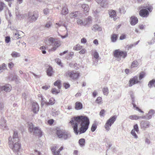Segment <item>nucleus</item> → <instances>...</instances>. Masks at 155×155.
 <instances>
[{
    "instance_id": "1",
    "label": "nucleus",
    "mask_w": 155,
    "mask_h": 155,
    "mask_svg": "<svg viewBox=\"0 0 155 155\" xmlns=\"http://www.w3.org/2000/svg\"><path fill=\"white\" fill-rule=\"evenodd\" d=\"M74 133L77 135L85 132L88 128L90 122L86 116H80L71 118L70 122Z\"/></svg>"
},
{
    "instance_id": "2",
    "label": "nucleus",
    "mask_w": 155,
    "mask_h": 155,
    "mask_svg": "<svg viewBox=\"0 0 155 155\" xmlns=\"http://www.w3.org/2000/svg\"><path fill=\"white\" fill-rule=\"evenodd\" d=\"M48 42L50 45L53 46L51 48V50L53 51H55L57 48L60 46L61 44V41H60L52 37H50L48 39Z\"/></svg>"
},
{
    "instance_id": "3",
    "label": "nucleus",
    "mask_w": 155,
    "mask_h": 155,
    "mask_svg": "<svg viewBox=\"0 0 155 155\" xmlns=\"http://www.w3.org/2000/svg\"><path fill=\"white\" fill-rule=\"evenodd\" d=\"M114 54L117 60L118 61L121 60V58H124L127 55L126 51H123L119 49L115 50L114 52Z\"/></svg>"
},
{
    "instance_id": "4",
    "label": "nucleus",
    "mask_w": 155,
    "mask_h": 155,
    "mask_svg": "<svg viewBox=\"0 0 155 155\" xmlns=\"http://www.w3.org/2000/svg\"><path fill=\"white\" fill-rule=\"evenodd\" d=\"M56 134L59 138H61L64 140H66L71 137L69 133L61 130H57Z\"/></svg>"
},
{
    "instance_id": "5",
    "label": "nucleus",
    "mask_w": 155,
    "mask_h": 155,
    "mask_svg": "<svg viewBox=\"0 0 155 155\" xmlns=\"http://www.w3.org/2000/svg\"><path fill=\"white\" fill-rule=\"evenodd\" d=\"M117 117V116H114L110 118L107 120L105 125V128L106 130L109 131L110 130V127L116 120Z\"/></svg>"
},
{
    "instance_id": "6",
    "label": "nucleus",
    "mask_w": 155,
    "mask_h": 155,
    "mask_svg": "<svg viewBox=\"0 0 155 155\" xmlns=\"http://www.w3.org/2000/svg\"><path fill=\"white\" fill-rule=\"evenodd\" d=\"M28 15V20L30 22L36 20L38 17L37 11H34L33 12H29Z\"/></svg>"
},
{
    "instance_id": "7",
    "label": "nucleus",
    "mask_w": 155,
    "mask_h": 155,
    "mask_svg": "<svg viewBox=\"0 0 155 155\" xmlns=\"http://www.w3.org/2000/svg\"><path fill=\"white\" fill-rule=\"evenodd\" d=\"M67 76L73 80H76L78 78L79 73L75 71H69L67 73Z\"/></svg>"
},
{
    "instance_id": "8",
    "label": "nucleus",
    "mask_w": 155,
    "mask_h": 155,
    "mask_svg": "<svg viewBox=\"0 0 155 155\" xmlns=\"http://www.w3.org/2000/svg\"><path fill=\"white\" fill-rule=\"evenodd\" d=\"M108 14L109 17L111 18H113V20L115 21L118 18L117 16L115 11L113 10H111L108 11Z\"/></svg>"
},
{
    "instance_id": "9",
    "label": "nucleus",
    "mask_w": 155,
    "mask_h": 155,
    "mask_svg": "<svg viewBox=\"0 0 155 155\" xmlns=\"http://www.w3.org/2000/svg\"><path fill=\"white\" fill-rule=\"evenodd\" d=\"M140 81H138V76H135L130 80L129 81V86L131 87L134 84L138 83Z\"/></svg>"
},
{
    "instance_id": "10",
    "label": "nucleus",
    "mask_w": 155,
    "mask_h": 155,
    "mask_svg": "<svg viewBox=\"0 0 155 155\" xmlns=\"http://www.w3.org/2000/svg\"><path fill=\"white\" fill-rule=\"evenodd\" d=\"M12 89V87L9 84H6L4 86H0V92L1 91L4 90L6 92L10 91Z\"/></svg>"
},
{
    "instance_id": "11",
    "label": "nucleus",
    "mask_w": 155,
    "mask_h": 155,
    "mask_svg": "<svg viewBox=\"0 0 155 155\" xmlns=\"http://www.w3.org/2000/svg\"><path fill=\"white\" fill-rule=\"evenodd\" d=\"M33 133L34 134L40 137L42 135V132L41 129L38 127H35Z\"/></svg>"
},
{
    "instance_id": "12",
    "label": "nucleus",
    "mask_w": 155,
    "mask_h": 155,
    "mask_svg": "<svg viewBox=\"0 0 155 155\" xmlns=\"http://www.w3.org/2000/svg\"><path fill=\"white\" fill-rule=\"evenodd\" d=\"M140 127L142 128H146L149 127L150 123L147 121L142 120L140 123Z\"/></svg>"
},
{
    "instance_id": "13",
    "label": "nucleus",
    "mask_w": 155,
    "mask_h": 155,
    "mask_svg": "<svg viewBox=\"0 0 155 155\" xmlns=\"http://www.w3.org/2000/svg\"><path fill=\"white\" fill-rule=\"evenodd\" d=\"M140 15L143 17H146L149 15L148 11L145 9L141 10L139 12Z\"/></svg>"
},
{
    "instance_id": "14",
    "label": "nucleus",
    "mask_w": 155,
    "mask_h": 155,
    "mask_svg": "<svg viewBox=\"0 0 155 155\" xmlns=\"http://www.w3.org/2000/svg\"><path fill=\"white\" fill-rule=\"evenodd\" d=\"M23 33L21 31H17L15 33L14 32L13 36V39H16L20 38L21 37H19V36H20Z\"/></svg>"
},
{
    "instance_id": "15",
    "label": "nucleus",
    "mask_w": 155,
    "mask_h": 155,
    "mask_svg": "<svg viewBox=\"0 0 155 155\" xmlns=\"http://www.w3.org/2000/svg\"><path fill=\"white\" fill-rule=\"evenodd\" d=\"M39 110V107L38 104L36 103H34L32 104V110L33 112L35 113H37Z\"/></svg>"
},
{
    "instance_id": "16",
    "label": "nucleus",
    "mask_w": 155,
    "mask_h": 155,
    "mask_svg": "<svg viewBox=\"0 0 155 155\" xmlns=\"http://www.w3.org/2000/svg\"><path fill=\"white\" fill-rule=\"evenodd\" d=\"M155 113V110L153 109L150 110L148 112V113L146 115V116H147V119L149 120L151 119Z\"/></svg>"
},
{
    "instance_id": "17",
    "label": "nucleus",
    "mask_w": 155,
    "mask_h": 155,
    "mask_svg": "<svg viewBox=\"0 0 155 155\" xmlns=\"http://www.w3.org/2000/svg\"><path fill=\"white\" fill-rule=\"evenodd\" d=\"M58 147L56 145H54L51 147V150L52 153L53 155H58V152L56 150L58 149Z\"/></svg>"
},
{
    "instance_id": "18",
    "label": "nucleus",
    "mask_w": 155,
    "mask_h": 155,
    "mask_svg": "<svg viewBox=\"0 0 155 155\" xmlns=\"http://www.w3.org/2000/svg\"><path fill=\"white\" fill-rule=\"evenodd\" d=\"M80 14V13L79 11H76L70 13L69 16L71 18H75L79 16Z\"/></svg>"
},
{
    "instance_id": "19",
    "label": "nucleus",
    "mask_w": 155,
    "mask_h": 155,
    "mask_svg": "<svg viewBox=\"0 0 155 155\" xmlns=\"http://www.w3.org/2000/svg\"><path fill=\"white\" fill-rule=\"evenodd\" d=\"M0 125L2 126V128L3 129L6 128V120L3 118H1L0 121Z\"/></svg>"
},
{
    "instance_id": "20",
    "label": "nucleus",
    "mask_w": 155,
    "mask_h": 155,
    "mask_svg": "<svg viewBox=\"0 0 155 155\" xmlns=\"http://www.w3.org/2000/svg\"><path fill=\"white\" fill-rule=\"evenodd\" d=\"M130 24L132 25H134L137 24L138 22V20L137 17L132 16L130 18Z\"/></svg>"
},
{
    "instance_id": "21",
    "label": "nucleus",
    "mask_w": 155,
    "mask_h": 155,
    "mask_svg": "<svg viewBox=\"0 0 155 155\" xmlns=\"http://www.w3.org/2000/svg\"><path fill=\"white\" fill-rule=\"evenodd\" d=\"M108 5V1L107 0H102L100 2L101 6L104 8L107 7Z\"/></svg>"
},
{
    "instance_id": "22",
    "label": "nucleus",
    "mask_w": 155,
    "mask_h": 155,
    "mask_svg": "<svg viewBox=\"0 0 155 155\" xmlns=\"http://www.w3.org/2000/svg\"><path fill=\"white\" fill-rule=\"evenodd\" d=\"M82 104L81 103L77 102L75 103V108L76 110H81L82 108Z\"/></svg>"
},
{
    "instance_id": "23",
    "label": "nucleus",
    "mask_w": 155,
    "mask_h": 155,
    "mask_svg": "<svg viewBox=\"0 0 155 155\" xmlns=\"http://www.w3.org/2000/svg\"><path fill=\"white\" fill-rule=\"evenodd\" d=\"M92 30L94 31H101L102 28L97 25H95L92 27Z\"/></svg>"
},
{
    "instance_id": "24",
    "label": "nucleus",
    "mask_w": 155,
    "mask_h": 155,
    "mask_svg": "<svg viewBox=\"0 0 155 155\" xmlns=\"http://www.w3.org/2000/svg\"><path fill=\"white\" fill-rule=\"evenodd\" d=\"M52 68L50 66H49L47 69V75L49 76H51L53 73Z\"/></svg>"
},
{
    "instance_id": "25",
    "label": "nucleus",
    "mask_w": 155,
    "mask_h": 155,
    "mask_svg": "<svg viewBox=\"0 0 155 155\" xmlns=\"http://www.w3.org/2000/svg\"><path fill=\"white\" fill-rule=\"evenodd\" d=\"M118 38V35L115 34H112L110 36V39L111 41L115 42L117 41Z\"/></svg>"
},
{
    "instance_id": "26",
    "label": "nucleus",
    "mask_w": 155,
    "mask_h": 155,
    "mask_svg": "<svg viewBox=\"0 0 155 155\" xmlns=\"http://www.w3.org/2000/svg\"><path fill=\"white\" fill-rule=\"evenodd\" d=\"M82 8L84 9V13H86L88 12L90 8L88 5L86 4H83L81 6Z\"/></svg>"
},
{
    "instance_id": "27",
    "label": "nucleus",
    "mask_w": 155,
    "mask_h": 155,
    "mask_svg": "<svg viewBox=\"0 0 155 155\" xmlns=\"http://www.w3.org/2000/svg\"><path fill=\"white\" fill-rule=\"evenodd\" d=\"M68 10L66 5H65L62 8L61 14L63 15H66L68 13Z\"/></svg>"
},
{
    "instance_id": "28",
    "label": "nucleus",
    "mask_w": 155,
    "mask_h": 155,
    "mask_svg": "<svg viewBox=\"0 0 155 155\" xmlns=\"http://www.w3.org/2000/svg\"><path fill=\"white\" fill-rule=\"evenodd\" d=\"M77 23L81 26H85L87 25V23L85 22V21H84L80 19H78L77 21Z\"/></svg>"
},
{
    "instance_id": "29",
    "label": "nucleus",
    "mask_w": 155,
    "mask_h": 155,
    "mask_svg": "<svg viewBox=\"0 0 155 155\" xmlns=\"http://www.w3.org/2000/svg\"><path fill=\"white\" fill-rule=\"evenodd\" d=\"M28 125L29 131L31 132H33L35 127L33 124L31 123L28 122Z\"/></svg>"
},
{
    "instance_id": "30",
    "label": "nucleus",
    "mask_w": 155,
    "mask_h": 155,
    "mask_svg": "<svg viewBox=\"0 0 155 155\" xmlns=\"http://www.w3.org/2000/svg\"><path fill=\"white\" fill-rule=\"evenodd\" d=\"M81 147H83L85 146V140L84 138H81L79 139L78 141Z\"/></svg>"
},
{
    "instance_id": "31",
    "label": "nucleus",
    "mask_w": 155,
    "mask_h": 155,
    "mask_svg": "<svg viewBox=\"0 0 155 155\" xmlns=\"http://www.w3.org/2000/svg\"><path fill=\"white\" fill-rule=\"evenodd\" d=\"M128 118L131 120H137L139 119V116L136 114L131 115L129 116Z\"/></svg>"
},
{
    "instance_id": "32",
    "label": "nucleus",
    "mask_w": 155,
    "mask_h": 155,
    "mask_svg": "<svg viewBox=\"0 0 155 155\" xmlns=\"http://www.w3.org/2000/svg\"><path fill=\"white\" fill-rule=\"evenodd\" d=\"M11 55L12 57L17 58L20 56V53L17 52L16 51H13L11 54Z\"/></svg>"
},
{
    "instance_id": "33",
    "label": "nucleus",
    "mask_w": 155,
    "mask_h": 155,
    "mask_svg": "<svg viewBox=\"0 0 155 155\" xmlns=\"http://www.w3.org/2000/svg\"><path fill=\"white\" fill-rule=\"evenodd\" d=\"M54 85L57 86L58 88L59 89H60L61 87V81L60 80H58L56 81L54 83Z\"/></svg>"
},
{
    "instance_id": "34",
    "label": "nucleus",
    "mask_w": 155,
    "mask_h": 155,
    "mask_svg": "<svg viewBox=\"0 0 155 155\" xmlns=\"http://www.w3.org/2000/svg\"><path fill=\"white\" fill-rule=\"evenodd\" d=\"M103 92L104 95H107L109 93L108 89L107 87H104L103 89Z\"/></svg>"
},
{
    "instance_id": "35",
    "label": "nucleus",
    "mask_w": 155,
    "mask_h": 155,
    "mask_svg": "<svg viewBox=\"0 0 155 155\" xmlns=\"http://www.w3.org/2000/svg\"><path fill=\"white\" fill-rule=\"evenodd\" d=\"M82 48V46H81L79 44H77L74 46L73 48V49L75 50H79Z\"/></svg>"
},
{
    "instance_id": "36",
    "label": "nucleus",
    "mask_w": 155,
    "mask_h": 155,
    "mask_svg": "<svg viewBox=\"0 0 155 155\" xmlns=\"http://www.w3.org/2000/svg\"><path fill=\"white\" fill-rule=\"evenodd\" d=\"M139 65V63L137 61H134L132 64L131 67L134 68L137 67Z\"/></svg>"
},
{
    "instance_id": "37",
    "label": "nucleus",
    "mask_w": 155,
    "mask_h": 155,
    "mask_svg": "<svg viewBox=\"0 0 155 155\" xmlns=\"http://www.w3.org/2000/svg\"><path fill=\"white\" fill-rule=\"evenodd\" d=\"M6 69V67L5 64H2V66H0V73L3 72V71Z\"/></svg>"
},
{
    "instance_id": "38",
    "label": "nucleus",
    "mask_w": 155,
    "mask_h": 155,
    "mask_svg": "<svg viewBox=\"0 0 155 155\" xmlns=\"http://www.w3.org/2000/svg\"><path fill=\"white\" fill-rule=\"evenodd\" d=\"M54 99L53 98L50 99L49 102L47 103V105L53 104L54 103Z\"/></svg>"
},
{
    "instance_id": "39",
    "label": "nucleus",
    "mask_w": 155,
    "mask_h": 155,
    "mask_svg": "<svg viewBox=\"0 0 155 155\" xmlns=\"http://www.w3.org/2000/svg\"><path fill=\"white\" fill-rule=\"evenodd\" d=\"M41 105L43 106L45 104L47 105V103L48 102L46 101V99L43 97H41Z\"/></svg>"
},
{
    "instance_id": "40",
    "label": "nucleus",
    "mask_w": 155,
    "mask_h": 155,
    "mask_svg": "<svg viewBox=\"0 0 155 155\" xmlns=\"http://www.w3.org/2000/svg\"><path fill=\"white\" fill-rule=\"evenodd\" d=\"M154 79H153L150 81L148 83V86L150 88H151L153 87V85H154Z\"/></svg>"
},
{
    "instance_id": "41",
    "label": "nucleus",
    "mask_w": 155,
    "mask_h": 155,
    "mask_svg": "<svg viewBox=\"0 0 155 155\" xmlns=\"http://www.w3.org/2000/svg\"><path fill=\"white\" fill-rule=\"evenodd\" d=\"M135 131L134 129H132L131 132V134L133 136H134V138L137 139L138 138V136L136 134Z\"/></svg>"
},
{
    "instance_id": "42",
    "label": "nucleus",
    "mask_w": 155,
    "mask_h": 155,
    "mask_svg": "<svg viewBox=\"0 0 155 155\" xmlns=\"http://www.w3.org/2000/svg\"><path fill=\"white\" fill-rule=\"evenodd\" d=\"M5 7L6 5L4 3L1 2L0 3V11H2Z\"/></svg>"
},
{
    "instance_id": "43",
    "label": "nucleus",
    "mask_w": 155,
    "mask_h": 155,
    "mask_svg": "<svg viewBox=\"0 0 155 155\" xmlns=\"http://www.w3.org/2000/svg\"><path fill=\"white\" fill-rule=\"evenodd\" d=\"M52 25V23L51 22L49 21L47 22L45 25V27L46 28H49Z\"/></svg>"
},
{
    "instance_id": "44",
    "label": "nucleus",
    "mask_w": 155,
    "mask_h": 155,
    "mask_svg": "<svg viewBox=\"0 0 155 155\" xmlns=\"http://www.w3.org/2000/svg\"><path fill=\"white\" fill-rule=\"evenodd\" d=\"M102 99L101 97H97L95 101V102L97 104H100L102 102Z\"/></svg>"
},
{
    "instance_id": "45",
    "label": "nucleus",
    "mask_w": 155,
    "mask_h": 155,
    "mask_svg": "<svg viewBox=\"0 0 155 155\" xmlns=\"http://www.w3.org/2000/svg\"><path fill=\"white\" fill-rule=\"evenodd\" d=\"M145 76V73L143 72H141L140 73L139 77V79L140 80H141L142 79V78L144 77Z\"/></svg>"
},
{
    "instance_id": "46",
    "label": "nucleus",
    "mask_w": 155,
    "mask_h": 155,
    "mask_svg": "<svg viewBox=\"0 0 155 155\" xmlns=\"http://www.w3.org/2000/svg\"><path fill=\"white\" fill-rule=\"evenodd\" d=\"M59 90H57L56 88H53L52 90V92L53 94H56L59 93Z\"/></svg>"
},
{
    "instance_id": "47",
    "label": "nucleus",
    "mask_w": 155,
    "mask_h": 155,
    "mask_svg": "<svg viewBox=\"0 0 155 155\" xmlns=\"http://www.w3.org/2000/svg\"><path fill=\"white\" fill-rule=\"evenodd\" d=\"M97 128V126L95 124H93L91 127V130L93 132Z\"/></svg>"
},
{
    "instance_id": "48",
    "label": "nucleus",
    "mask_w": 155,
    "mask_h": 155,
    "mask_svg": "<svg viewBox=\"0 0 155 155\" xmlns=\"http://www.w3.org/2000/svg\"><path fill=\"white\" fill-rule=\"evenodd\" d=\"M134 129L135 130V131H136V132H138L139 131V128H138V125L136 124L134 125Z\"/></svg>"
},
{
    "instance_id": "49",
    "label": "nucleus",
    "mask_w": 155,
    "mask_h": 155,
    "mask_svg": "<svg viewBox=\"0 0 155 155\" xmlns=\"http://www.w3.org/2000/svg\"><path fill=\"white\" fill-rule=\"evenodd\" d=\"M92 21L91 17V16H89L88 17L87 19H86V21H85L86 23H87V24H90L91 23Z\"/></svg>"
},
{
    "instance_id": "50",
    "label": "nucleus",
    "mask_w": 155,
    "mask_h": 155,
    "mask_svg": "<svg viewBox=\"0 0 155 155\" xmlns=\"http://www.w3.org/2000/svg\"><path fill=\"white\" fill-rule=\"evenodd\" d=\"M59 114H60V112L58 111L53 112L52 113V115L55 117L58 116Z\"/></svg>"
},
{
    "instance_id": "51",
    "label": "nucleus",
    "mask_w": 155,
    "mask_h": 155,
    "mask_svg": "<svg viewBox=\"0 0 155 155\" xmlns=\"http://www.w3.org/2000/svg\"><path fill=\"white\" fill-rule=\"evenodd\" d=\"M45 46H41L40 48V49L42 51V53L45 54L46 53V51H45Z\"/></svg>"
},
{
    "instance_id": "52",
    "label": "nucleus",
    "mask_w": 155,
    "mask_h": 155,
    "mask_svg": "<svg viewBox=\"0 0 155 155\" xmlns=\"http://www.w3.org/2000/svg\"><path fill=\"white\" fill-rule=\"evenodd\" d=\"M56 26H55V27H56L57 28H58V27H59L61 26H64L66 29H67V27L65 25V24H60L59 23H56Z\"/></svg>"
},
{
    "instance_id": "53",
    "label": "nucleus",
    "mask_w": 155,
    "mask_h": 155,
    "mask_svg": "<svg viewBox=\"0 0 155 155\" xmlns=\"http://www.w3.org/2000/svg\"><path fill=\"white\" fill-rule=\"evenodd\" d=\"M14 66V64L12 62L9 63L8 64V67L9 68L11 69H12V68Z\"/></svg>"
},
{
    "instance_id": "54",
    "label": "nucleus",
    "mask_w": 155,
    "mask_h": 155,
    "mask_svg": "<svg viewBox=\"0 0 155 155\" xmlns=\"http://www.w3.org/2000/svg\"><path fill=\"white\" fill-rule=\"evenodd\" d=\"M94 56L96 60L98 59L99 57V54L97 52H95L94 54Z\"/></svg>"
},
{
    "instance_id": "55",
    "label": "nucleus",
    "mask_w": 155,
    "mask_h": 155,
    "mask_svg": "<svg viewBox=\"0 0 155 155\" xmlns=\"http://www.w3.org/2000/svg\"><path fill=\"white\" fill-rule=\"evenodd\" d=\"M44 14L45 15H48L49 12V9L48 8H45L43 10Z\"/></svg>"
},
{
    "instance_id": "56",
    "label": "nucleus",
    "mask_w": 155,
    "mask_h": 155,
    "mask_svg": "<svg viewBox=\"0 0 155 155\" xmlns=\"http://www.w3.org/2000/svg\"><path fill=\"white\" fill-rule=\"evenodd\" d=\"M155 42V38H153L152 40L150 41H149L148 43L149 45L153 44Z\"/></svg>"
},
{
    "instance_id": "57",
    "label": "nucleus",
    "mask_w": 155,
    "mask_h": 155,
    "mask_svg": "<svg viewBox=\"0 0 155 155\" xmlns=\"http://www.w3.org/2000/svg\"><path fill=\"white\" fill-rule=\"evenodd\" d=\"M10 41V37L7 36L5 37V41L6 43H8Z\"/></svg>"
},
{
    "instance_id": "58",
    "label": "nucleus",
    "mask_w": 155,
    "mask_h": 155,
    "mask_svg": "<svg viewBox=\"0 0 155 155\" xmlns=\"http://www.w3.org/2000/svg\"><path fill=\"white\" fill-rule=\"evenodd\" d=\"M87 40L85 38H82L81 39V42L82 43L85 44L87 42Z\"/></svg>"
},
{
    "instance_id": "59",
    "label": "nucleus",
    "mask_w": 155,
    "mask_h": 155,
    "mask_svg": "<svg viewBox=\"0 0 155 155\" xmlns=\"http://www.w3.org/2000/svg\"><path fill=\"white\" fill-rule=\"evenodd\" d=\"M105 112V110H102L100 112V116H104Z\"/></svg>"
},
{
    "instance_id": "60",
    "label": "nucleus",
    "mask_w": 155,
    "mask_h": 155,
    "mask_svg": "<svg viewBox=\"0 0 155 155\" xmlns=\"http://www.w3.org/2000/svg\"><path fill=\"white\" fill-rule=\"evenodd\" d=\"M100 12V11L97 10H93V13L94 16H96L97 14H98Z\"/></svg>"
},
{
    "instance_id": "61",
    "label": "nucleus",
    "mask_w": 155,
    "mask_h": 155,
    "mask_svg": "<svg viewBox=\"0 0 155 155\" xmlns=\"http://www.w3.org/2000/svg\"><path fill=\"white\" fill-rule=\"evenodd\" d=\"M64 86L65 89H67L70 87V85L68 83H64Z\"/></svg>"
},
{
    "instance_id": "62",
    "label": "nucleus",
    "mask_w": 155,
    "mask_h": 155,
    "mask_svg": "<svg viewBox=\"0 0 155 155\" xmlns=\"http://www.w3.org/2000/svg\"><path fill=\"white\" fill-rule=\"evenodd\" d=\"M126 38V35H121L120 37V39L121 40H123Z\"/></svg>"
},
{
    "instance_id": "63",
    "label": "nucleus",
    "mask_w": 155,
    "mask_h": 155,
    "mask_svg": "<svg viewBox=\"0 0 155 155\" xmlns=\"http://www.w3.org/2000/svg\"><path fill=\"white\" fill-rule=\"evenodd\" d=\"M56 61L58 64L61 65V60L59 59H56Z\"/></svg>"
},
{
    "instance_id": "64",
    "label": "nucleus",
    "mask_w": 155,
    "mask_h": 155,
    "mask_svg": "<svg viewBox=\"0 0 155 155\" xmlns=\"http://www.w3.org/2000/svg\"><path fill=\"white\" fill-rule=\"evenodd\" d=\"M86 51L85 49H82L79 51V53L80 54H84L85 53Z\"/></svg>"
}]
</instances>
